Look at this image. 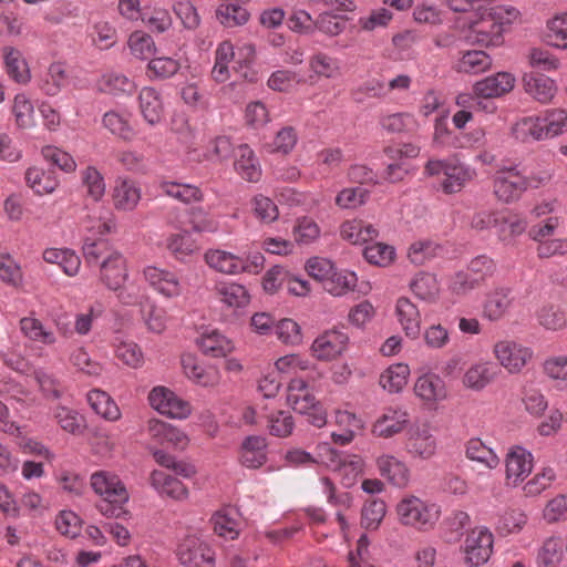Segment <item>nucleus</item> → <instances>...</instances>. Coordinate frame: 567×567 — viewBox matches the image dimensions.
Masks as SVG:
<instances>
[{
    "label": "nucleus",
    "instance_id": "obj_1",
    "mask_svg": "<svg viewBox=\"0 0 567 567\" xmlns=\"http://www.w3.org/2000/svg\"><path fill=\"white\" fill-rule=\"evenodd\" d=\"M90 483L94 493L101 497L97 509L102 515L117 518L126 514L124 506L130 494L117 475L106 471L95 472Z\"/></svg>",
    "mask_w": 567,
    "mask_h": 567
},
{
    "label": "nucleus",
    "instance_id": "obj_2",
    "mask_svg": "<svg viewBox=\"0 0 567 567\" xmlns=\"http://www.w3.org/2000/svg\"><path fill=\"white\" fill-rule=\"evenodd\" d=\"M127 278L126 259L118 251H110L101 261L100 279L107 289L117 292V298L122 303L135 305L142 295L138 287L124 286Z\"/></svg>",
    "mask_w": 567,
    "mask_h": 567
},
{
    "label": "nucleus",
    "instance_id": "obj_3",
    "mask_svg": "<svg viewBox=\"0 0 567 567\" xmlns=\"http://www.w3.org/2000/svg\"><path fill=\"white\" fill-rule=\"evenodd\" d=\"M287 403L299 414L308 416L316 427L327 424V413L313 395L308 383L301 378H293L287 386Z\"/></svg>",
    "mask_w": 567,
    "mask_h": 567
},
{
    "label": "nucleus",
    "instance_id": "obj_4",
    "mask_svg": "<svg viewBox=\"0 0 567 567\" xmlns=\"http://www.w3.org/2000/svg\"><path fill=\"white\" fill-rule=\"evenodd\" d=\"M400 522L414 528H432L441 516V507L414 495L403 497L396 505Z\"/></svg>",
    "mask_w": 567,
    "mask_h": 567
},
{
    "label": "nucleus",
    "instance_id": "obj_5",
    "mask_svg": "<svg viewBox=\"0 0 567 567\" xmlns=\"http://www.w3.org/2000/svg\"><path fill=\"white\" fill-rule=\"evenodd\" d=\"M322 462L332 470L344 487L355 484L358 477L363 474L365 462L360 455L341 454L328 444L321 446Z\"/></svg>",
    "mask_w": 567,
    "mask_h": 567
},
{
    "label": "nucleus",
    "instance_id": "obj_6",
    "mask_svg": "<svg viewBox=\"0 0 567 567\" xmlns=\"http://www.w3.org/2000/svg\"><path fill=\"white\" fill-rule=\"evenodd\" d=\"M528 184L526 176L516 166L504 167L493 178V192L498 200L509 204L522 197Z\"/></svg>",
    "mask_w": 567,
    "mask_h": 567
},
{
    "label": "nucleus",
    "instance_id": "obj_7",
    "mask_svg": "<svg viewBox=\"0 0 567 567\" xmlns=\"http://www.w3.org/2000/svg\"><path fill=\"white\" fill-rule=\"evenodd\" d=\"M177 557L186 567H214L215 553L196 534H187L179 543Z\"/></svg>",
    "mask_w": 567,
    "mask_h": 567
},
{
    "label": "nucleus",
    "instance_id": "obj_8",
    "mask_svg": "<svg viewBox=\"0 0 567 567\" xmlns=\"http://www.w3.org/2000/svg\"><path fill=\"white\" fill-rule=\"evenodd\" d=\"M504 23L492 11H484L470 24V35L474 43L497 47L503 42Z\"/></svg>",
    "mask_w": 567,
    "mask_h": 567
},
{
    "label": "nucleus",
    "instance_id": "obj_9",
    "mask_svg": "<svg viewBox=\"0 0 567 567\" xmlns=\"http://www.w3.org/2000/svg\"><path fill=\"white\" fill-rule=\"evenodd\" d=\"M151 406L171 419L184 420L192 414L189 402L165 386H155L148 394Z\"/></svg>",
    "mask_w": 567,
    "mask_h": 567
},
{
    "label": "nucleus",
    "instance_id": "obj_10",
    "mask_svg": "<svg viewBox=\"0 0 567 567\" xmlns=\"http://www.w3.org/2000/svg\"><path fill=\"white\" fill-rule=\"evenodd\" d=\"M143 277L153 290L165 298H176L183 292L179 277L168 269L148 265L143 269Z\"/></svg>",
    "mask_w": 567,
    "mask_h": 567
},
{
    "label": "nucleus",
    "instance_id": "obj_11",
    "mask_svg": "<svg viewBox=\"0 0 567 567\" xmlns=\"http://www.w3.org/2000/svg\"><path fill=\"white\" fill-rule=\"evenodd\" d=\"M493 352L509 373H518L533 357L532 349L509 340L496 342Z\"/></svg>",
    "mask_w": 567,
    "mask_h": 567
},
{
    "label": "nucleus",
    "instance_id": "obj_12",
    "mask_svg": "<svg viewBox=\"0 0 567 567\" xmlns=\"http://www.w3.org/2000/svg\"><path fill=\"white\" fill-rule=\"evenodd\" d=\"M349 336L337 329L319 334L311 344V352L320 361H330L341 355L348 348Z\"/></svg>",
    "mask_w": 567,
    "mask_h": 567
},
{
    "label": "nucleus",
    "instance_id": "obj_13",
    "mask_svg": "<svg viewBox=\"0 0 567 567\" xmlns=\"http://www.w3.org/2000/svg\"><path fill=\"white\" fill-rule=\"evenodd\" d=\"M410 422L409 412L400 406H389L375 419L371 433L377 437L390 439L401 433Z\"/></svg>",
    "mask_w": 567,
    "mask_h": 567
},
{
    "label": "nucleus",
    "instance_id": "obj_14",
    "mask_svg": "<svg viewBox=\"0 0 567 567\" xmlns=\"http://www.w3.org/2000/svg\"><path fill=\"white\" fill-rule=\"evenodd\" d=\"M533 471V455L522 446H513L505 458V481L507 486L516 487Z\"/></svg>",
    "mask_w": 567,
    "mask_h": 567
},
{
    "label": "nucleus",
    "instance_id": "obj_15",
    "mask_svg": "<svg viewBox=\"0 0 567 567\" xmlns=\"http://www.w3.org/2000/svg\"><path fill=\"white\" fill-rule=\"evenodd\" d=\"M214 293L224 308L235 313L245 309L250 302V293L246 286L231 280L217 281Z\"/></svg>",
    "mask_w": 567,
    "mask_h": 567
},
{
    "label": "nucleus",
    "instance_id": "obj_16",
    "mask_svg": "<svg viewBox=\"0 0 567 567\" xmlns=\"http://www.w3.org/2000/svg\"><path fill=\"white\" fill-rule=\"evenodd\" d=\"M405 449L412 457L429 460L436 453V439L427 425L413 426L408 432Z\"/></svg>",
    "mask_w": 567,
    "mask_h": 567
},
{
    "label": "nucleus",
    "instance_id": "obj_17",
    "mask_svg": "<svg viewBox=\"0 0 567 567\" xmlns=\"http://www.w3.org/2000/svg\"><path fill=\"white\" fill-rule=\"evenodd\" d=\"M112 203L116 210L130 213L136 209L142 199V189L137 182L118 177L111 193Z\"/></svg>",
    "mask_w": 567,
    "mask_h": 567
},
{
    "label": "nucleus",
    "instance_id": "obj_18",
    "mask_svg": "<svg viewBox=\"0 0 567 567\" xmlns=\"http://www.w3.org/2000/svg\"><path fill=\"white\" fill-rule=\"evenodd\" d=\"M204 260L210 269L224 275L234 276L248 269L243 257L219 248L207 249L204 254Z\"/></svg>",
    "mask_w": 567,
    "mask_h": 567
},
{
    "label": "nucleus",
    "instance_id": "obj_19",
    "mask_svg": "<svg viewBox=\"0 0 567 567\" xmlns=\"http://www.w3.org/2000/svg\"><path fill=\"white\" fill-rule=\"evenodd\" d=\"M379 474L392 486L404 488L410 483L408 465L396 456L383 453L375 458Z\"/></svg>",
    "mask_w": 567,
    "mask_h": 567
},
{
    "label": "nucleus",
    "instance_id": "obj_20",
    "mask_svg": "<svg viewBox=\"0 0 567 567\" xmlns=\"http://www.w3.org/2000/svg\"><path fill=\"white\" fill-rule=\"evenodd\" d=\"M182 367L188 380L199 386L214 388L220 382L221 375L216 367L205 365L192 354L182 357Z\"/></svg>",
    "mask_w": 567,
    "mask_h": 567
},
{
    "label": "nucleus",
    "instance_id": "obj_21",
    "mask_svg": "<svg viewBox=\"0 0 567 567\" xmlns=\"http://www.w3.org/2000/svg\"><path fill=\"white\" fill-rule=\"evenodd\" d=\"M147 432L156 443L168 444L179 451H184L189 444V437L183 430L161 420H150Z\"/></svg>",
    "mask_w": 567,
    "mask_h": 567
},
{
    "label": "nucleus",
    "instance_id": "obj_22",
    "mask_svg": "<svg viewBox=\"0 0 567 567\" xmlns=\"http://www.w3.org/2000/svg\"><path fill=\"white\" fill-rule=\"evenodd\" d=\"M498 367L492 361H478L468 367L462 378L464 388L480 392L489 385L499 374Z\"/></svg>",
    "mask_w": 567,
    "mask_h": 567
},
{
    "label": "nucleus",
    "instance_id": "obj_23",
    "mask_svg": "<svg viewBox=\"0 0 567 567\" xmlns=\"http://www.w3.org/2000/svg\"><path fill=\"white\" fill-rule=\"evenodd\" d=\"M267 439L262 435L246 436L239 447V462L247 468H259L267 462Z\"/></svg>",
    "mask_w": 567,
    "mask_h": 567
},
{
    "label": "nucleus",
    "instance_id": "obj_24",
    "mask_svg": "<svg viewBox=\"0 0 567 567\" xmlns=\"http://www.w3.org/2000/svg\"><path fill=\"white\" fill-rule=\"evenodd\" d=\"M515 85V78L508 72H497L477 81L473 91L477 97L494 99L512 91Z\"/></svg>",
    "mask_w": 567,
    "mask_h": 567
},
{
    "label": "nucleus",
    "instance_id": "obj_25",
    "mask_svg": "<svg viewBox=\"0 0 567 567\" xmlns=\"http://www.w3.org/2000/svg\"><path fill=\"white\" fill-rule=\"evenodd\" d=\"M493 534H468L465 539V561L472 567L485 564L493 551Z\"/></svg>",
    "mask_w": 567,
    "mask_h": 567
},
{
    "label": "nucleus",
    "instance_id": "obj_26",
    "mask_svg": "<svg viewBox=\"0 0 567 567\" xmlns=\"http://www.w3.org/2000/svg\"><path fill=\"white\" fill-rule=\"evenodd\" d=\"M70 83L66 68L61 62L51 63L37 80L38 89L47 96H56Z\"/></svg>",
    "mask_w": 567,
    "mask_h": 567
},
{
    "label": "nucleus",
    "instance_id": "obj_27",
    "mask_svg": "<svg viewBox=\"0 0 567 567\" xmlns=\"http://www.w3.org/2000/svg\"><path fill=\"white\" fill-rule=\"evenodd\" d=\"M234 168L246 182L258 183L261 179L262 169L260 162L254 150L247 144L239 145L234 162Z\"/></svg>",
    "mask_w": 567,
    "mask_h": 567
},
{
    "label": "nucleus",
    "instance_id": "obj_28",
    "mask_svg": "<svg viewBox=\"0 0 567 567\" xmlns=\"http://www.w3.org/2000/svg\"><path fill=\"white\" fill-rule=\"evenodd\" d=\"M514 302L512 290L498 287L487 293L484 302V317L489 321H497L504 318L511 310Z\"/></svg>",
    "mask_w": 567,
    "mask_h": 567
},
{
    "label": "nucleus",
    "instance_id": "obj_29",
    "mask_svg": "<svg viewBox=\"0 0 567 567\" xmlns=\"http://www.w3.org/2000/svg\"><path fill=\"white\" fill-rule=\"evenodd\" d=\"M138 107L145 122L152 126L158 124L164 114L162 94L154 87L144 86L138 94Z\"/></svg>",
    "mask_w": 567,
    "mask_h": 567
},
{
    "label": "nucleus",
    "instance_id": "obj_30",
    "mask_svg": "<svg viewBox=\"0 0 567 567\" xmlns=\"http://www.w3.org/2000/svg\"><path fill=\"white\" fill-rule=\"evenodd\" d=\"M493 59L482 50H467L461 53L455 63V71L468 75H480L491 70Z\"/></svg>",
    "mask_w": 567,
    "mask_h": 567
},
{
    "label": "nucleus",
    "instance_id": "obj_31",
    "mask_svg": "<svg viewBox=\"0 0 567 567\" xmlns=\"http://www.w3.org/2000/svg\"><path fill=\"white\" fill-rule=\"evenodd\" d=\"M414 393L422 401L434 403L446 398V388L437 374L425 373L416 379Z\"/></svg>",
    "mask_w": 567,
    "mask_h": 567
},
{
    "label": "nucleus",
    "instance_id": "obj_32",
    "mask_svg": "<svg viewBox=\"0 0 567 567\" xmlns=\"http://www.w3.org/2000/svg\"><path fill=\"white\" fill-rule=\"evenodd\" d=\"M6 72L14 82L27 84L31 80V72L23 54L13 47L2 49Z\"/></svg>",
    "mask_w": 567,
    "mask_h": 567
},
{
    "label": "nucleus",
    "instance_id": "obj_33",
    "mask_svg": "<svg viewBox=\"0 0 567 567\" xmlns=\"http://www.w3.org/2000/svg\"><path fill=\"white\" fill-rule=\"evenodd\" d=\"M340 236L352 245H363L379 236V230L361 219L347 220L340 226Z\"/></svg>",
    "mask_w": 567,
    "mask_h": 567
},
{
    "label": "nucleus",
    "instance_id": "obj_34",
    "mask_svg": "<svg viewBox=\"0 0 567 567\" xmlns=\"http://www.w3.org/2000/svg\"><path fill=\"white\" fill-rule=\"evenodd\" d=\"M102 124L112 135L125 142H131L136 136V131L131 124L130 113L107 111L102 117Z\"/></svg>",
    "mask_w": 567,
    "mask_h": 567
},
{
    "label": "nucleus",
    "instance_id": "obj_35",
    "mask_svg": "<svg viewBox=\"0 0 567 567\" xmlns=\"http://www.w3.org/2000/svg\"><path fill=\"white\" fill-rule=\"evenodd\" d=\"M395 312L405 334L416 339L421 330V315L416 306L408 298H400L396 301Z\"/></svg>",
    "mask_w": 567,
    "mask_h": 567
},
{
    "label": "nucleus",
    "instance_id": "obj_36",
    "mask_svg": "<svg viewBox=\"0 0 567 567\" xmlns=\"http://www.w3.org/2000/svg\"><path fill=\"white\" fill-rule=\"evenodd\" d=\"M524 86L525 91L540 103L550 102L557 92L555 81L544 74H526Z\"/></svg>",
    "mask_w": 567,
    "mask_h": 567
},
{
    "label": "nucleus",
    "instance_id": "obj_37",
    "mask_svg": "<svg viewBox=\"0 0 567 567\" xmlns=\"http://www.w3.org/2000/svg\"><path fill=\"white\" fill-rule=\"evenodd\" d=\"M358 284V277L354 271L348 269H337L333 267L331 274L324 280L322 288L334 297H341L353 291Z\"/></svg>",
    "mask_w": 567,
    "mask_h": 567
},
{
    "label": "nucleus",
    "instance_id": "obj_38",
    "mask_svg": "<svg viewBox=\"0 0 567 567\" xmlns=\"http://www.w3.org/2000/svg\"><path fill=\"white\" fill-rule=\"evenodd\" d=\"M442 189L446 194L461 192L465 183L473 177L472 169L460 163L457 159H451L443 174Z\"/></svg>",
    "mask_w": 567,
    "mask_h": 567
},
{
    "label": "nucleus",
    "instance_id": "obj_39",
    "mask_svg": "<svg viewBox=\"0 0 567 567\" xmlns=\"http://www.w3.org/2000/svg\"><path fill=\"white\" fill-rule=\"evenodd\" d=\"M235 59V48L228 40L220 42L214 53L212 78L217 83H224L230 79L229 64Z\"/></svg>",
    "mask_w": 567,
    "mask_h": 567
},
{
    "label": "nucleus",
    "instance_id": "obj_40",
    "mask_svg": "<svg viewBox=\"0 0 567 567\" xmlns=\"http://www.w3.org/2000/svg\"><path fill=\"white\" fill-rule=\"evenodd\" d=\"M526 230L527 221L525 218L512 213L498 214L496 233L501 241L511 244Z\"/></svg>",
    "mask_w": 567,
    "mask_h": 567
},
{
    "label": "nucleus",
    "instance_id": "obj_41",
    "mask_svg": "<svg viewBox=\"0 0 567 567\" xmlns=\"http://www.w3.org/2000/svg\"><path fill=\"white\" fill-rule=\"evenodd\" d=\"M86 400L91 409L101 417L111 422L121 417L120 408L105 391L93 389L89 391Z\"/></svg>",
    "mask_w": 567,
    "mask_h": 567
},
{
    "label": "nucleus",
    "instance_id": "obj_42",
    "mask_svg": "<svg viewBox=\"0 0 567 567\" xmlns=\"http://www.w3.org/2000/svg\"><path fill=\"white\" fill-rule=\"evenodd\" d=\"M243 515L235 506L228 505L216 511L209 523L214 532H240L243 528Z\"/></svg>",
    "mask_w": 567,
    "mask_h": 567
},
{
    "label": "nucleus",
    "instance_id": "obj_43",
    "mask_svg": "<svg viewBox=\"0 0 567 567\" xmlns=\"http://www.w3.org/2000/svg\"><path fill=\"white\" fill-rule=\"evenodd\" d=\"M410 368L405 363H395L386 368L380 375L379 384L389 393L401 392L408 383Z\"/></svg>",
    "mask_w": 567,
    "mask_h": 567
},
{
    "label": "nucleus",
    "instance_id": "obj_44",
    "mask_svg": "<svg viewBox=\"0 0 567 567\" xmlns=\"http://www.w3.org/2000/svg\"><path fill=\"white\" fill-rule=\"evenodd\" d=\"M151 482L153 487L162 495H167L172 498H186L187 489L184 484L163 471L155 470L151 474Z\"/></svg>",
    "mask_w": 567,
    "mask_h": 567
},
{
    "label": "nucleus",
    "instance_id": "obj_45",
    "mask_svg": "<svg viewBox=\"0 0 567 567\" xmlns=\"http://www.w3.org/2000/svg\"><path fill=\"white\" fill-rule=\"evenodd\" d=\"M466 457L478 463L484 468L494 470L499 465V457L493 449L485 445L481 439L474 437L466 443Z\"/></svg>",
    "mask_w": 567,
    "mask_h": 567
},
{
    "label": "nucleus",
    "instance_id": "obj_46",
    "mask_svg": "<svg viewBox=\"0 0 567 567\" xmlns=\"http://www.w3.org/2000/svg\"><path fill=\"white\" fill-rule=\"evenodd\" d=\"M20 329L25 338L41 343L43 346H52L56 342L54 332L44 327V324L34 317H24L20 320Z\"/></svg>",
    "mask_w": 567,
    "mask_h": 567
},
{
    "label": "nucleus",
    "instance_id": "obj_47",
    "mask_svg": "<svg viewBox=\"0 0 567 567\" xmlns=\"http://www.w3.org/2000/svg\"><path fill=\"white\" fill-rule=\"evenodd\" d=\"M113 347L116 358L125 365L138 369L144 364V353L136 342L116 337Z\"/></svg>",
    "mask_w": 567,
    "mask_h": 567
},
{
    "label": "nucleus",
    "instance_id": "obj_48",
    "mask_svg": "<svg viewBox=\"0 0 567 567\" xmlns=\"http://www.w3.org/2000/svg\"><path fill=\"white\" fill-rule=\"evenodd\" d=\"M412 292L421 300L434 302L440 295V285L436 277L429 272H419L410 282Z\"/></svg>",
    "mask_w": 567,
    "mask_h": 567
},
{
    "label": "nucleus",
    "instance_id": "obj_49",
    "mask_svg": "<svg viewBox=\"0 0 567 567\" xmlns=\"http://www.w3.org/2000/svg\"><path fill=\"white\" fill-rule=\"evenodd\" d=\"M52 415L60 427L73 435L82 434L85 430L84 417L70 408L58 405L51 410Z\"/></svg>",
    "mask_w": 567,
    "mask_h": 567
},
{
    "label": "nucleus",
    "instance_id": "obj_50",
    "mask_svg": "<svg viewBox=\"0 0 567 567\" xmlns=\"http://www.w3.org/2000/svg\"><path fill=\"white\" fill-rule=\"evenodd\" d=\"M159 189L163 194L184 204L200 202L203 199L202 190L197 186L190 184L162 182L159 184Z\"/></svg>",
    "mask_w": 567,
    "mask_h": 567
},
{
    "label": "nucleus",
    "instance_id": "obj_51",
    "mask_svg": "<svg viewBox=\"0 0 567 567\" xmlns=\"http://www.w3.org/2000/svg\"><path fill=\"white\" fill-rule=\"evenodd\" d=\"M197 344L205 354L214 358L225 357L234 349L231 341L217 331L203 334Z\"/></svg>",
    "mask_w": 567,
    "mask_h": 567
},
{
    "label": "nucleus",
    "instance_id": "obj_52",
    "mask_svg": "<svg viewBox=\"0 0 567 567\" xmlns=\"http://www.w3.org/2000/svg\"><path fill=\"white\" fill-rule=\"evenodd\" d=\"M514 137L520 142L540 141L545 135L542 117H524L512 127Z\"/></svg>",
    "mask_w": 567,
    "mask_h": 567
},
{
    "label": "nucleus",
    "instance_id": "obj_53",
    "mask_svg": "<svg viewBox=\"0 0 567 567\" xmlns=\"http://www.w3.org/2000/svg\"><path fill=\"white\" fill-rule=\"evenodd\" d=\"M83 226L89 233L103 236L114 230L116 223L110 209L100 207L84 218Z\"/></svg>",
    "mask_w": 567,
    "mask_h": 567
},
{
    "label": "nucleus",
    "instance_id": "obj_54",
    "mask_svg": "<svg viewBox=\"0 0 567 567\" xmlns=\"http://www.w3.org/2000/svg\"><path fill=\"white\" fill-rule=\"evenodd\" d=\"M309 69L319 78L336 79L341 75L340 60L323 52L309 59Z\"/></svg>",
    "mask_w": 567,
    "mask_h": 567
},
{
    "label": "nucleus",
    "instance_id": "obj_55",
    "mask_svg": "<svg viewBox=\"0 0 567 567\" xmlns=\"http://www.w3.org/2000/svg\"><path fill=\"white\" fill-rule=\"evenodd\" d=\"M166 248L177 260L184 261L196 251V244L185 230L169 235L166 239Z\"/></svg>",
    "mask_w": 567,
    "mask_h": 567
},
{
    "label": "nucleus",
    "instance_id": "obj_56",
    "mask_svg": "<svg viewBox=\"0 0 567 567\" xmlns=\"http://www.w3.org/2000/svg\"><path fill=\"white\" fill-rule=\"evenodd\" d=\"M82 185L86 195L94 202H100L105 194V181L101 172L94 166H87L81 172Z\"/></svg>",
    "mask_w": 567,
    "mask_h": 567
},
{
    "label": "nucleus",
    "instance_id": "obj_57",
    "mask_svg": "<svg viewBox=\"0 0 567 567\" xmlns=\"http://www.w3.org/2000/svg\"><path fill=\"white\" fill-rule=\"evenodd\" d=\"M12 113L19 127L30 128L34 126V107L31 100L24 93H19L14 96Z\"/></svg>",
    "mask_w": 567,
    "mask_h": 567
},
{
    "label": "nucleus",
    "instance_id": "obj_58",
    "mask_svg": "<svg viewBox=\"0 0 567 567\" xmlns=\"http://www.w3.org/2000/svg\"><path fill=\"white\" fill-rule=\"evenodd\" d=\"M217 17L220 23L227 28L244 25L249 20V12L239 4L223 3L217 8Z\"/></svg>",
    "mask_w": 567,
    "mask_h": 567
},
{
    "label": "nucleus",
    "instance_id": "obj_59",
    "mask_svg": "<svg viewBox=\"0 0 567 567\" xmlns=\"http://www.w3.org/2000/svg\"><path fill=\"white\" fill-rule=\"evenodd\" d=\"M561 543L550 537L547 539L537 555V567H558L564 560Z\"/></svg>",
    "mask_w": 567,
    "mask_h": 567
},
{
    "label": "nucleus",
    "instance_id": "obj_60",
    "mask_svg": "<svg viewBox=\"0 0 567 567\" xmlns=\"http://www.w3.org/2000/svg\"><path fill=\"white\" fill-rule=\"evenodd\" d=\"M348 18L332 11H323L316 19V30L328 37H337L346 30Z\"/></svg>",
    "mask_w": 567,
    "mask_h": 567
},
{
    "label": "nucleus",
    "instance_id": "obj_61",
    "mask_svg": "<svg viewBox=\"0 0 567 567\" xmlns=\"http://www.w3.org/2000/svg\"><path fill=\"white\" fill-rule=\"evenodd\" d=\"M142 21L153 32L163 33L172 27V17L165 8L154 7L144 8Z\"/></svg>",
    "mask_w": 567,
    "mask_h": 567
},
{
    "label": "nucleus",
    "instance_id": "obj_62",
    "mask_svg": "<svg viewBox=\"0 0 567 567\" xmlns=\"http://www.w3.org/2000/svg\"><path fill=\"white\" fill-rule=\"evenodd\" d=\"M538 322L546 330L558 331L567 327V313L557 306H545L537 315Z\"/></svg>",
    "mask_w": 567,
    "mask_h": 567
},
{
    "label": "nucleus",
    "instance_id": "obj_63",
    "mask_svg": "<svg viewBox=\"0 0 567 567\" xmlns=\"http://www.w3.org/2000/svg\"><path fill=\"white\" fill-rule=\"evenodd\" d=\"M542 117L546 137L557 136L567 131V111L563 109L547 110Z\"/></svg>",
    "mask_w": 567,
    "mask_h": 567
},
{
    "label": "nucleus",
    "instance_id": "obj_64",
    "mask_svg": "<svg viewBox=\"0 0 567 567\" xmlns=\"http://www.w3.org/2000/svg\"><path fill=\"white\" fill-rule=\"evenodd\" d=\"M543 373L551 381L567 384V355L557 354L546 358L542 364Z\"/></svg>",
    "mask_w": 567,
    "mask_h": 567
}]
</instances>
